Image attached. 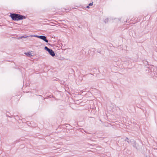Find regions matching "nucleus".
Instances as JSON below:
<instances>
[{
  "mask_svg": "<svg viewBox=\"0 0 157 157\" xmlns=\"http://www.w3.org/2000/svg\"><path fill=\"white\" fill-rule=\"evenodd\" d=\"M44 49L48 52L49 50H50V49L48 48L46 46L44 47Z\"/></svg>",
  "mask_w": 157,
  "mask_h": 157,
  "instance_id": "423d86ee",
  "label": "nucleus"
},
{
  "mask_svg": "<svg viewBox=\"0 0 157 157\" xmlns=\"http://www.w3.org/2000/svg\"><path fill=\"white\" fill-rule=\"evenodd\" d=\"M48 52L52 56H55V53L52 50L50 49V50H49Z\"/></svg>",
  "mask_w": 157,
  "mask_h": 157,
  "instance_id": "7ed1b4c3",
  "label": "nucleus"
},
{
  "mask_svg": "<svg viewBox=\"0 0 157 157\" xmlns=\"http://www.w3.org/2000/svg\"><path fill=\"white\" fill-rule=\"evenodd\" d=\"M93 5V2L90 3L89 4V6H87L86 8H89V6H92Z\"/></svg>",
  "mask_w": 157,
  "mask_h": 157,
  "instance_id": "39448f33",
  "label": "nucleus"
},
{
  "mask_svg": "<svg viewBox=\"0 0 157 157\" xmlns=\"http://www.w3.org/2000/svg\"><path fill=\"white\" fill-rule=\"evenodd\" d=\"M35 37L39 38L42 40H43L45 42H46L47 43H48V40L46 39V37L45 36H35Z\"/></svg>",
  "mask_w": 157,
  "mask_h": 157,
  "instance_id": "f03ea898",
  "label": "nucleus"
},
{
  "mask_svg": "<svg viewBox=\"0 0 157 157\" xmlns=\"http://www.w3.org/2000/svg\"><path fill=\"white\" fill-rule=\"evenodd\" d=\"M25 54H26L27 56H33V53L32 52H29L27 53H25Z\"/></svg>",
  "mask_w": 157,
  "mask_h": 157,
  "instance_id": "20e7f679",
  "label": "nucleus"
},
{
  "mask_svg": "<svg viewBox=\"0 0 157 157\" xmlns=\"http://www.w3.org/2000/svg\"><path fill=\"white\" fill-rule=\"evenodd\" d=\"M10 16L12 19L14 21H18L25 18V16L17 14L12 13L10 14Z\"/></svg>",
  "mask_w": 157,
  "mask_h": 157,
  "instance_id": "f257e3e1",
  "label": "nucleus"
}]
</instances>
